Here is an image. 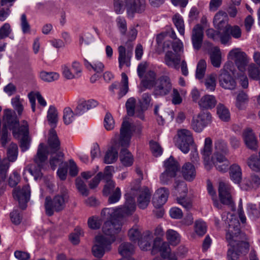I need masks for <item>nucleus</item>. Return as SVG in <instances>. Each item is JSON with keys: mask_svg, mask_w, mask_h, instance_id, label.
<instances>
[{"mask_svg": "<svg viewBox=\"0 0 260 260\" xmlns=\"http://www.w3.org/2000/svg\"><path fill=\"white\" fill-rule=\"evenodd\" d=\"M228 217L222 215V219L229 224V230L226 234V239L231 246L228 251V260H238L240 253L246 252L249 248L247 242L241 240V236L239 228V221L233 215L228 213Z\"/></svg>", "mask_w": 260, "mask_h": 260, "instance_id": "f257e3e1", "label": "nucleus"}, {"mask_svg": "<svg viewBox=\"0 0 260 260\" xmlns=\"http://www.w3.org/2000/svg\"><path fill=\"white\" fill-rule=\"evenodd\" d=\"M48 147L43 143H40L38 146L37 154L34 157V161L37 165V168L33 169L30 168L29 172L36 178L42 176L41 170L46 165V160L49 153H54L60 149V143L57 134L54 129H51L49 133L48 138Z\"/></svg>", "mask_w": 260, "mask_h": 260, "instance_id": "f03ea898", "label": "nucleus"}, {"mask_svg": "<svg viewBox=\"0 0 260 260\" xmlns=\"http://www.w3.org/2000/svg\"><path fill=\"white\" fill-rule=\"evenodd\" d=\"M4 117L5 121V126L13 131L14 137L20 138V146L22 151L27 150L29 147V140L28 138V125L26 121H23L21 125L19 124L13 112L10 109H6L4 112Z\"/></svg>", "mask_w": 260, "mask_h": 260, "instance_id": "7ed1b4c3", "label": "nucleus"}, {"mask_svg": "<svg viewBox=\"0 0 260 260\" xmlns=\"http://www.w3.org/2000/svg\"><path fill=\"white\" fill-rule=\"evenodd\" d=\"M133 127L126 119H125L121 125L120 128V136L119 145L123 148L120 152V160L121 164L125 166L129 167L132 165L134 162V158L131 152L126 149L129 146L130 140Z\"/></svg>", "mask_w": 260, "mask_h": 260, "instance_id": "20e7f679", "label": "nucleus"}, {"mask_svg": "<svg viewBox=\"0 0 260 260\" xmlns=\"http://www.w3.org/2000/svg\"><path fill=\"white\" fill-rule=\"evenodd\" d=\"M126 194V202L123 206L116 208H107L104 209L101 212V215L108 221H114L119 219L120 217H124L131 214L135 211V203L133 199L131 200L129 203L128 198L132 194V191Z\"/></svg>", "mask_w": 260, "mask_h": 260, "instance_id": "39448f33", "label": "nucleus"}, {"mask_svg": "<svg viewBox=\"0 0 260 260\" xmlns=\"http://www.w3.org/2000/svg\"><path fill=\"white\" fill-rule=\"evenodd\" d=\"M69 200V192L64 188H61L59 192L52 199L50 197H47L45 201L46 214L48 216H52L54 212H57L63 210Z\"/></svg>", "mask_w": 260, "mask_h": 260, "instance_id": "423d86ee", "label": "nucleus"}, {"mask_svg": "<svg viewBox=\"0 0 260 260\" xmlns=\"http://www.w3.org/2000/svg\"><path fill=\"white\" fill-rule=\"evenodd\" d=\"M140 181H138L136 186H129L126 188V194L130 190L132 191V194H129L130 197L128 198V202L131 200L133 199L135 203V198L138 194L137 202L138 207L142 209H145L148 205L151 198V192L147 187H143L140 188ZM136 209V203H135V209Z\"/></svg>", "mask_w": 260, "mask_h": 260, "instance_id": "0eeeda50", "label": "nucleus"}, {"mask_svg": "<svg viewBox=\"0 0 260 260\" xmlns=\"http://www.w3.org/2000/svg\"><path fill=\"white\" fill-rule=\"evenodd\" d=\"M146 87L153 88L155 95L165 96L168 94L172 89V83L170 78L167 75H162L155 81H149Z\"/></svg>", "mask_w": 260, "mask_h": 260, "instance_id": "6e6552de", "label": "nucleus"}, {"mask_svg": "<svg viewBox=\"0 0 260 260\" xmlns=\"http://www.w3.org/2000/svg\"><path fill=\"white\" fill-rule=\"evenodd\" d=\"M122 223L120 219L107 221L103 226V236L107 240V244H112L115 241L117 235L121 231Z\"/></svg>", "mask_w": 260, "mask_h": 260, "instance_id": "1a4fd4ad", "label": "nucleus"}, {"mask_svg": "<svg viewBox=\"0 0 260 260\" xmlns=\"http://www.w3.org/2000/svg\"><path fill=\"white\" fill-rule=\"evenodd\" d=\"M152 250L159 251L162 258L155 257L153 260H177L175 254L171 252L169 243L159 237L154 240Z\"/></svg>", "mask_w": 260, "mask_h": 260, "instance_id": "9d476101", "label": "nucleus"}, {"mask_svg": "<svg viewBox=\"0 0 260 260\" xmlns=\"http://www.w3.org/2000/svg\"><path fill=\"white\" fill-rule=\"evenodd\" d=\"M175 139L177 147L184 153H188L190 146L193 143L191 132L187 129H178Z\"/></svg>", "mask_w": 260, "mask_h": 260, "instance_id": "9b49d317", "label": "nucleus"}, {"mask_svg": "<svg viewBox=\"0 0 260 260\" xmlns=\"http://www.w3.org/2000/svg\"><path fill=\"white\" fill-rule=\"evenodd\" d=\"M165 171L160 176V180L162 184H167L176 175L179 170V166L174 158L170 156L164 162Z\"/></svg>", "mask_w": 260, "mask_h": 260, "instance_id": "f8f14e48", "label": "nucleus"}, {"mask_svg": "<svg viewBox=\"0 0 260 260\" xmlns=\"http://www.w3.org/2000/svg\"><path fill=\"white\" fill-rule=\"evenodd\" d=\"M229 59L233 60L238 70L244 73L246 70L250 58L247 54L240 48H235L231 50L228 54Z\"/></svg>", "mask_w": 260, "mask_h": 260, "instance_id": "ddd939ff", "label": "nucleus"}, {"mask_svg": "<svg viewBox=\"0 0 260 260\" xmlns=\"http://www.w3.org/2000/svg\"><path fill=\"white\" fill-rule=\"evenodd\" d=\"M211 120L212 116L209 112H201L193 117L191 127L196 132L200 133L211 123Z\"/></svg>", "mask_w": 260, "mask_h": 260, "instance_id": "4468645a", "label": "nucleus"}, {"mask_svg": "<svg viewBox=\"0 0 260 260\" xmlns=\"http://www.w3.org/2000/svg\"><path fill=\"white\" fill-rule=\"evenodd\" d=\"M133 50V45L131 43L126 44V47L122 45L118 47V62L120 69L124 65L128 67L130 66Z\"/></svg>", "mask_w": 260, "mask_h": 260, "instance_id": "2eb2a0df", "label": "nucleus"}, {"mask_svg": "<svg viewBox=\"0 0 260 260\" xmlns=\"http://www.w3.org/2000/svg\"><path fill=\"white\" fill-rule=\"evenodd\" d=\"M95 244L92 248L93 255L98 258L103 256L105 251H110L111 249V244H107V240L102 235H97L95 238Z\"/></svg>", "mask_w": 260, "mask_h": 260, "instance_id": "dca6fc26", "label": "nucleus"}, {"mask_svg": "<svg viewBox=\"0 0 260 260\" xmlns=\"http://www.w3.org/2000/svg\"><path fill=\"white\" fill-rule=\"evenodd\" d=\"M14 198L17 200L22 209L25 208V204L29 201L30 196V189L28 185H25L20 188L18 186L13 190Z\"/></svg>", "mask_w": 260, "mask_h": 260, "instance_id": "f3484780", "label": "nucleus"}, {"mask_svg": "<svg viewBox=\"0 0 260 260\" xmlns=\"http://www.w3.org/2000/svg\"><path fill=\"white\" fill-rule=\"evenodd\" d=\"M61 69L63 76L68 80L79 77L82 72L80 64L76 61L73 62L72 68L69 64H64L61 66Z\"/></svg>", "mask_w": 260, "mask_h": 260, "instance_id": "a211bd4d", "label": "nucleus"}, {"mask_svg": "<svg viewBox=\"0 0 260 260\" xmlns=\"http://www.w3.org/2000/svg\"><path fill=\"white\" fill-rule=\"evenodd\" d=\"M126 12L129 17H133L135 13H141L146 8L145 0H125Z\"/></svg>", "mask_w": 260, "mask_h": 260, "instance_id": "6ab92c4d", "label": "nucleus"}, {"mask_svg": "<svg viewBox=\"0 0 260 260\" xmlns=\"http://www.w3.org/2000/svg\"><path fill=\"white\" fill-rule=\"evenodd\" d=\"M225 64L220 71L218 77L219 85L225 89L233 90L236 87V82L234 77L225 70L228 69Z\"/></svg>", "mask_w": 260, "mask_h": 260, "instance_id": "aec40b11", "label": "nucleus"}, {"mask_svg": "<svg viewBox=\"0 0 260 260\" xmlns=\"http://www.w3.org/2000/svg\"><path fill=\"white\" fill-rule=\"evenodd\" d=\"M242 138L245 145L248 149L253 151L257 150L258 140L252 129H245L242 133Z\"/></svg>", "mask_w": 260, "mask_h": 260, "instance_id": "412c9836", "label": "nucleus"}, {"mask_svg": "<svg viewBox=\"0 0 260 260\" xmlns=\"http://www.w3.org/2000/svg\"><path fill=\"white\" fill-rule=\"evenodd\" d=\"M232 187L227 183L220 182L218 186V193L220 201L223 204L232 203Z\"/></svg>", "mask_w": 260, "mask_h": 260, "instance_id": "4be33fe9", "label": "nucleus"}, {"mask_svg": "<svg viewBox=\"0 0 260 260\" xmlns=\"http://www.w3.org/2000/svg\"><path fill=\"white\" fill-rule=\"evenodd\" d=\"M128 77L125 73L121 74V81L120 83L115 82L113 83L110 87L109 90L113 93H115V89L119 90V98H121L128 91Z\"/></svg>", "mask_w": 260, "mask_h": 260, "instance_id": "5701e85b", "label": "nucleus"}, {"mask_svg": "<svg viewBox=\"0 0 260 260\" xmlns=\"http://www.w3.org/2000/svg\"><path fill=\"white\" fill-rule=\"evenodd\" d=\"M212 153V141L209 137L205 140L204 147L201 151L204 160V164L207 170L210 169V163Z\"/></svg>", "mask_w": 260, "mask_h": 260, "instance_id": "b1692460", "label": "nucleus"}, {"mask_svg": "<svg viewBox=\"0 0 260 260\" xmlns=\"http://www.w3.org/2000/svg\"><path fill=\"white\" fill-rule=\"evenodd\" d=\"M169 196L168 190L165 188L158 189L153 198L152 203L155 208H159L165 204Z\"/></svg>", "mask_w": 260, "mask_h": 260, "instance_id": "393cba45", "label": "nucleus"}, {"mask_svg": "<svg viewBox=\"0 0 260 260\" xmlns=\"http://www.w3.org/2000/svg\"><path fill=\"white\" fill-rule=\"evenodd\" d=\"M203 27L199 24L194 26L192 30L191 41L193 47L196 49H199L202 44L203 40Z\"/></svg>", "mask_w": 260, "mask_h": 260, "instance_id": "a878e982", "label": "nucleus"}, {"mask_svg": "<svg viewBox=\"0 0 260 260\" xmlns=\"http://www.w3.org/2000/svg\"><path fill=\"white\" fill-rule=\"evenodd\" d=\"M181 59L180 53H174L172 51H167L165 56V62L166 64L168 66L177 70H178L179 68Z\"/></svg>", "mask_w": 260, "mask_h": 260, "instance_id": "bb28decb", "label": "nucleus"}, {"mask_svg": "<svg viewBox=\"0 0 260 260\" xmlns=\"http://www.w3.org/2000/svg\"><path fill=\"white\" fill-rule=\"evenodd\" d=\"M213 164L216 170L221 173H224L229 169L230 162L225 156H218L217 157H212L210 169Z\"/></svg>", "mask_w": 260, "mask_h": 260, "instance_id": "cd10ccee", "label": "nucleus"}, {"mask_svg": "<svg viewBox=\"0 0 260 260\" xmlns=\"http://www.w3.org/2000/svg\"><path fill=\"white\" fill-rule=\"evenodd\" d=\"M229 18L228 14L226 12L219 11L214 16L213 19V24L214 27L219 29L222 30L223 28H226L228 24Z\"/></svg>", "mask_w": 260, "mask_h": 260, "instance_id": "c85d7f7f", "label": "nucleus"}, {"mask_svg": "<svg viewBox=\"0 0 260 260\" xmlns=\"http://www.w3.org/2000/svg\"><path fill=\"white\" fill-rule=\"evenodd\" d=\"M125 106L128 115L132 116L135 114L137 117L141 119H144V116L142 110H141V109H135L136 100L134 98H131L128 99L126 103Z\"/></svg>", "mask_w": 260, "mask_h": 260, "instance_id": "c756f323", "label": "nucleus"}, {"mask_svg": "<svg viewBox=\"0 0 260 260\" xmlns=\"http://www.w3.org/2000/svg\"><path fill=\"white\" fill-rule=\"evenodd\" d=\"M229 153V148L227 143L222 140L218 139L214 142V152L212 157L225 156Z\"/></svg>", "mask_w": 260, "mask_h": 260, "instance_id": "7c9ffc66", "label": "nucleus"}, {"mask_svg": "<svg viewBox=\"0 0 260 260\" xmlns=\"http://www.w3.org/2000/svg\"><path fill=\"white\" fill-rule=\"evenodd\" d=\"M97 104V102L93 100L81 101L76 107L75 109L76 114L81 115L87 110L95 107Z\"/></svg>", "mask_w": 260, "mask_h": 260, "instance_id": "2f4dec72", "label": "nucleus"}, {"mask_svg": "<svg viewBox=\"0 0 260 260\" xmlns=\"http://www.w3.org/2000/svg\"><path fill=\"white\" fill-rule=\"evenodd\" d=\"M153 235L151 232L148 231L143 233L138 241V245L143 250H147L151 248V243L153 239Z\"/></svg>", "mask_w": 260, "mask_h": 260, "instance_id": "473e14b6", "label": "nucleus"}, {"mask_svg": "<svg viewBox=\"0 0 260 260\" xmlns=\"http://www.w3.org/2000/svg\"><path fill=\"white\" fill-rule=\"evenodd\" d=\"M217 101L214 96L212 95H205L203 96L199 101L198 104L202 109H209L214 108Z\"/></svg>", "mask_w": 260, "mask_h": 260, "instance_id": "72a5a7b5", "label": "nucleus"}, {"mask_svg": "<svg viewBox=\"0 0 260 260\" xmlns=\"http://www.w3.org/2000/svg\"><path fill=\"white\" fill-rule=\"evenodd\" d=\"M182 174L186 180L189 181L193 180L196 176L194 166L190 162L185 164L182 168Z\"/></svg>", "mask_w": 260, "mask_h": 260, "instance_id": "f704fd0d", "label": "nucleus"}, {"mask_svg": "<svg viewBox=\"0 0 260 260\" xmlns=\"http://www.w3.org/2000/svg\"><path fill=\"white\" fill-rule=\"evenodd\" d=\"M230 178L235 183L239 184L242 180V170L239 165L233 164L229 168Z\"/></svg>", "mask_w": 260, "mask_h": 260, "instance_id": "c9c22d12", "label": "nucleus"}, {"mask_svg": "<svg viewBox=\"0 0 260 260\" xmlns=\"http://www.w3.org/2000/svg\"><path fill=\"white\" fill-rule=\"evenodd\" d=\"M116 146L117 144H115L107 151L104 159V162L105 164H112L117 159L118 152Z\"/></svg>", "mask_w": 260, "mask_h": 260, "instance_id": "e433bc0d", "label": "nucleus"}, {"mask_svg": "<svg viewBox=\"0 0 260 260\" xmlns=\"http://www.w3.org/2000/svg\"><path fill=\"white\" fill-rule=\"evenodd\" d=\"M210 57L212 64L216 68H219L221 62V53L218 47H213L210 53Z\"/></svg>", "mask_w": 260, "mask_h": 260, "instance_id": "4c0bfd02", "label": "nucleus"}, {"mask_svg": "<svg viewBox=\"0 0 260 260\" xmlns=\"http://www.w3.org/2000/svg\"><path fill=\"white\" fill-rule=\"evenodd\" d=\"M172 19L180 35L183 36L185 34V25L183 17L179 13H176L172 16Z\"/></svg>", "mask_w": 260, "mask_h": 260, "instance_id": "58836bf2", "label": "nucleus"}, {"mask_svg": "<svg viewBox=\"0 0 260 260\" xmlns=\"http://www.w3.org/2000/svg\"><path fill=\"white\" fill-rule=\"evenodd\" d=\"M135 251L134 246L129 242H123L119 246V253L123 257L133 254Z\"/></svg>", "mask_w": 260, "mask_h": 260, "instance_id": "ea45409f", "label": "nucleus"}, {"mask_svg": "<svg viewBox=\"0 0 260 260\" xmlns=\"http://www.w3.org/2000/svg\"><path fill=\"white\" fill-rule=\"evenodd\" d=\"M166 239L169 244L176 246L180 242L181 237L179 234L176 231L169 229L166 232Z\"/></svg>", "mask_w": 260, "mask_h": 260, "instance_id": "a19ab883", "label": "nucleus"}, {"mask_svg": "<svg viewBox=\"0 0 260 260\" xmlns=\"http://www.w3.org/2000/svg\"><path fill=\"white\" fill-rule=\"evenodd\" d=\"M42 80L46 82H52L57 80L60 77L59 74L57 72L41 71L39 75Z\"/></svg>", "mask_w": 260, "mask_h": 260, "instance_id": "79ce46f5", "label": "nucleus"}, {"mask_svg": "<svg viewBox=\"0 0 260 260\" xmlns=\"http://www.w3.org/2000/svg\"><path fill=\"white\" fill-rule=\"evenodd\" d=\"M259 158L255 155H251L247 160V165L253 171L260 172V151L258 152Z\"/></svg>", "mask_w": 260, "mask_h": 260, "instance_id": "37998d69", "label": "nucleus"}, {"mask_svg": "<svg viewBox=\"0 0 260 260\" xmlns=\"http://www.w3.org/2000/svg\"><path fill=\"white\" fill-rule=\"evenodd\" d=\"M47 118L50 124L55 125L58 121V112L54 106H50L47 111Z\"/></svg>", "mask_w": 260, "mask_h": 260, "instance_id": "c03bdc74", "label": "nucleus"}, {"mask_svg": "<svg viewBox=\"0 0 260 260\" xmlns=\"http://www.w3.org/2000/svg\"><path fill=\"white\" fill-rule=\"evenodd\" d=\"M217 114L220 119L227 121L230 118V114L228 109L224 105L219 104L216 108Z\"/></svg>", "mask_w": 260, "mask_h": 260, "instance_id": "a18cd8bd", "label": "nucleus"}, {"mask_svg": "<svg viewBox=\"0 0 260 260\" xmlns=\"http://www.w3.org/2000/svg\"><path fill=\"white\" fill-rule=\"evenodd\" d=\"M141 232L142 229L140 227L137 225L134 226L128 231V236L129 239L134 242L139 241L142 236Z\"/></svg>", "mask_w": 260, "mask_h": 260, "instance_id": "49530a36", "label": "nucleus"}, {"mask_svg": "<svg viewBox=\"0 0 260 260\" xmlns=\"http://www.w3.org/2000/svg\"><path fill=\"white\" fill-rule=\"evenodd\" d=\"M204 84L206 90L208 91H214L215 89L216 83V75L211 74L207 76L205 79Z\"/></svg>", "mask_w": 260, "mask_h": 260, "instance_id": "de8ad7c7", "label": "nucleus"}, {"mask_svg": "<svg viewBox=\"0 0 260 260\" xmlns=\"http://www.w3.org/2000/svg\"><path fill=\"white\" fill-rule=\"evenodd\" d=\"M7 156L10 161H15L18 156L17 145L13 143H11L7 150Z\"/></svg>", "mask_w": 260, "mask_h": 260, "instance_id": "09e8293b", "label": "nucleus"}, {"mask_svg": "<svg viewBox=\"0 0 260 260\" xmlns=\"http://www.w3.org/2000/svg\"><path fill=\"white\" fill-rule=\"evenodd\" d=\"M248 74L249 77L255 80H258L260 78V70L255 64L252 63L250 64L247 68Z\"/></svg>", "mask_w": 260, "mask_h": 260, "instance_id": "8fccbe9b", "label": "nucleus"}, {"mask_svg": "<svg viewBox=\"0 0 260 260\" xmlns=\"http://www.w3.org/2000/svg\"><path fill=\"white\" fill-rule=\"evenodd\" d=\"M20 24L22 31L24 34H29L30 32V25L27 20L26 14H22L20 18Z\"/></svg>", "mask_w": 260, "mask_h": 260, "instance_id": "3c124183", "label": "nucleus"}, {"mask_svg": "<svg viewBox=\"0 0 260 260\" xmlns=\"http://www.w3.org/2000/svg\"><path fill=\"white\" fill-rule=\"evenodd\" d=\"M63 119L66 124H70L74 120V113L70 107L64 109Z\"/></svg>", "mask_w": 260, "mask_h": 260, "instance_id": "603ef678", "label": "nucleus"}, {"mask_svg": "<svg viewBox=\"0 0 260 260\" xmlns=\"http://www.w3.org/2000/svg\"><path fill=\"white\" fill-rule=\"evenodd\" d=\"M226 30L229 31L231 37H233L235 39H238L241 37L242 31L240 27L238 25H227Z\"/></svg>", "mask_w": 260, "mask_h": 260, "instance_id": "864d4df0", "label": "nucleus"}, {"mask_svg": "<svg viewBox=\"0 0 260 260\" xmlns=\"http://www.w3.org/2000/svg\"><path fill=\"white\" fill-rule=\"evenodd\" d=\"M63 154L62 152H59L55 156L52 155L50 159V164L53 170H55L57 165L63 161Z\"/></svg>", "mask_w": 260, "mask_h": 260, "instance_id": "5fc2aeb1", "label": "nucleus"}, {"mask_svg": "<svg viewBox=\"0 0 260 260\" xmlns=\"http://www.w3.org/2000/svg\"><path fill=\"white\" fill-rule=\"evenodd\" d=\"M194 230L198 235H204L206 233L207 230V226L205 222L201 220H197L195 222Z\"/></svg>", "mask_w": 260, "mask_h": 260, "instance_id": "6e6d98bb", "label": "nucleus"}, {"mask_svg": "<svg viewBox=\"0 0 260 260\" xmlns=\"http://www.w3.org/2000/svg\"><path fill=\"white\" fill-rule=\"evenodd\" d=\"M206 69V62L204 60H201L198 63L196 70V77L201 79L204 77Z\"/></svg>", "mask_w": 260, "mask_h": 260, "instance_id": "4d7b16f0", "label": "nucleus"}, {"mask_svg": "<svg viewBox=\"0 0 260 260\" xmlns=\"http://www.w3.org/2000/svg\"><path fill=\"white\" fill-rule=\"evenodd\" d=\"M76 185L78 191L83 196H87L88 195L89 191L87 189L86 184L81 178L76 179Z\"/></svg>", "mask_w": 260, "mask_h": 260, "instance_id": "13d9d810", "label": "nucleus"}, {"mask_svg": "<svg viewBox=\"0 0 260 260\" xmlns=\"http://www.w3.org/2000/svg\"><path fill=\"white\" fill-rule=\"evenodd\" d=\"M247 101V95L243 92H240L237 97L236 106L239 109H242Z\"/></svg>", "mask_w": 260, "mask_h": 260, "instance_id": "bf43d9fd", "label": "nucleus"}, {"mask_svg": "<svg viewBox=\"0 0 260 260\" xmlns=\"http://www.w3.org/2000/svg\"><path fill=\"white\" fill-rule=\"evenodd\" d=\"M93 41L92 35L88 32L82 34L80 36L79 44L80 45L88 46Z\"/></svg>", "mask_w": 260, "mask_h": 260, "instance_id": "052dcab7", "label": "nucleus"}, {"mask_svg": "<svg viewBox=\"0 0 260 260\" xmlns=\"http://www.w3.org/2000/svg\"><path fill=\"white\" fill-rule=\"evenodd\" d=\"M115 187V183L112 180H110L106 181V184L103 188V194L105 196H108L113 192L114 188Z\"/></svg>", "mask_w": 260, "mask_h": 260, "instance_id": "680f3d73", "label": "nucleus"}, {"mask_svg": "<svg viewBox=\"0 0 260 260\" xmlns=\"http://www.w3.org/2000/svg\"><path fill=\"white\" fill-rule=\"evenodd\" d=\"M114 10L117 14L122 13L125 7V0H114Z\"/></svg>", "mask_w": 260, "mask_h": 260, "instance_id": "e2e57ef3", "label": "nucleus"}, {"mask_svg": "<svg viewBox=\"0 0 260 260\" xmlns=\"http://www.w3.org/2000/svg\"><path fill=\"white\" fill-rule=\"evenodd\" d=\"M83 234L82 231L80 228H76L75 230V232L72 233L70 236V240L71 242L74 245H77L79 243L80 237Z\"/></svg>", "mask_w": 260, "mask_h": 260, "instance_id": "0e129e2a", "label": "nucleus"}, {"mask_svg": "<svg viewBox=\"0 0 260 260\" xmlns=\"http://www.w3.org/2000/svg\"><path fill=\"white\" fill-rule=\"evenodd\" d=\"M150 147L153 154L155 156H160L162 153V148L160 145L156 142H150Z\"/></svg>", "mask_w": 260, "mask_h": 260, "instance_id": "69168bd1", "label": "nucleus"}, {"mask_svg": "<svg viewBox=\"0 0 260 260\" xmlns=\"http://www.w3.org/2000/svg\"><path fill=\"white\" fill-rule=\"evenodd\" d=\"M102 222L98 217H90L88 220V226L91 229H98L100 228Z\"/></svg>", "mask_w": 260, "mask_h": 260, "instance_id": "338daca9", "label": "nucleus"}, {"mask_svg": "<svg viewBox=\"0 0 260 260\" xmlns=\"http://www.w3.org/2000/svg\"><path fill=\"white\" fill-rule=\"evenodd\" d=\"M20 180V175L17 172L14 171L9 177L8 180L9 185L12 187H15L18 184Z\"/></svg>", "mask_w": 260, "mask_h": 260, "instance_id": "774afa93", "label": "nucleus"}]
</instances>
